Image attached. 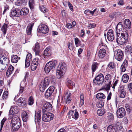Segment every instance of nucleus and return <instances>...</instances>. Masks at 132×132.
Returning a JSON list of instances; mask_svg holds the SVG:
<instances>
[{
	"label": "nucleus",
	"instance_id": "obj_1",
	"mask_svg": "<svg viewBox=\"0 0 132 132\" xmlns=\"http://www.w3.org/2000/svg\"><path fill=\"white\" fill-rule=\"evenodd\" d=\"M116 40L118 43L122 45L127 41L129 37L128 31L126 29L122 30L121 22L119 23L116 27Z\"/></svg>",
	"mask_w": 132,
	"mask_h": 132
},
{
	"label": "nucleus",
	"instance_id": "obj_2",
	"mask_svg": "<svg viewBox=\"0 0 132 132\" xmlns=\"http://www.w3.org/2000/svg\"><path fill=\"white\" fill-rule=\"evenodd\" d=\"M13 116L10 119L12 124V130L13 131L18 130L20 127L21 122L18 116Z\"/></svg>",
	"mask_w": 132,
	"mask_h": 132
},
{
	"label": "nucleus",
	"instance_id": "obj_3",
	"mask_svg": "<svg viewBox=\"0 0 132 132\" xmlns=\"http://www.w3.org/2000/svg\"><path fill=\"white\" fill-rule=\"evenodd\" d=\"M67 69L66 65L64 62H61L58 65L56 72V75L59 79L62 78Z\"/></svg>",
	"mask_w": 132,
	"mask_h": 132
},
{
	"label": "nucleus",
	"instance_id": "obj_4",
	"mask_svg": "<svg viewBox=\"0 0 132 132\" xmlns=\"http://www.w3.org/2000/svg\"><path fill=\"white\" fill-rule=\"evenodd\" d=\"M0 57V71H1L6 68L8 64L9 59L7 57L4 56L2 54H1Z\"/></svg>",
	"mask_w": 132,
	"mask_h": 132
},
{
	"label": "nucleus",
	"instance_id": "obj_5",
	"mask_svg": "<svg viewBox=\"0 0 132 132\" xmlns=\"http://www.w3.org/2000/svg\"><path fill=\"white\" fill-rule=\"evenodd\" d=\"M52 106V105L48 102L45 103L42 108V113L43 115L46 116H54L52 113L48 112L51 110Z\"/></svg>",
	"mask_w": 132,
	"mask_h": 132
},
{
	"label": "nucleus",
	"instance_id": "obj_6",
	"mask_svg": "<svg viewBox=\"0 0 132 132\" xmlns=\"http://www.w3.org/2000/svg\"><path fill=\"white\" fill-rule=\"evenodd\" d=\"M57 63L56 61H50L46 64L44 68V70L46 73H49L50 71L54 69Z\"/></svg>",
	"mask_w": 132,
	"mask_h": 132
},
{
	"label": "nucleus",
	"instance_id": "obj_7",
	"mask_svg": "<svg viewBox=\"0 0 132 132\" xmlns=\"http://www.w3.org/2000/svg\"><path fill=\"white\" fill-rule=\"evenodd\" d=\"M104 77L102 74L100 73L97 75L94 79V82L96 85H102L104 81Z\"/></svg>",
	"mask_w": 132,
	"mask_h": 132
},
{
	"label": "nucleus",
	"instance_id": "obj_8",
	"mask_svg": "<svg viewBox=\"0 0 132 132\" xmlns=\"http://www.w3.org/2000/svg\"><path fill=\"white\" fill-rule=\"evenodd\" d=\"M115 58L118 61H121L123 57V54L122 51L120 50H117L114 51Z\"/></svg>",
	"mask_w": 132,
	"mask_h": 132
},
{
	"label": "nucleus",
	"instance_id": "obj_9",
	"mask_svg": "<svg viewBox=\"0 0 132 132\" xmlns=\"http://www.w3.org/2000/svg\"><path fill=\"white\" fill-rule=\"evenodd\" d=\"M50 80L48 77H45L44 81L41 82L40 86V89L41 92H43L45 89L47 87L49 84Z\"/></svg>",
	"mask_w": 132,
	"mask_h": 132
},
{
	"label": "nucleus",
	"instance_id": "obj_10",
	"mask_svg": "<svg viewBox=\"0 0 132 132\" xmlns=\"http://www.w3.org/2000/svg\"><path fill=\"white\" fill-rule=\"evenodd\" d=\"M37 31L42 33L46 34L48 31V29L46 25L41 24L39 26Z\"/></svg>",
	"mask_w": 132,
	"mask_h": 132
},
{
	"label": "nucleus",
	"instance_id": "obj_11",
	"mask_svg": "<svg viewBox=\"0 0 132 132\" xmlns=\"http://www.w3.org/2000/svg\"><path fill=\"white\" fill-rule=\"evenodd\" d=\"M118 93L120 98H123L125 97L126 95V90L123 86H121L118 88Z\"/></svg>",
	"mask_w": 132,
	"mask_h": 132
},
{
	"label": "nucleus",
	"instance_id": "obj_12",
	"mask_svg": "<svg viewBox=\"0 0 132 132\" xmlns=\"http://www.w3.org/2000/svg\"><path fill=\"white\" fill-rule=\"evenodd\" d=\"M131 24L130 20L128 19H126L123 21V24L122 25V29H129L131 27Z\"/></svg>",
	"mask_w": 132,
	"mask_h": 132
},
{
	"label": "nucleus",
	"instance_id": "obj_13",
	"mask_svg": "<svg viewBox=\"0 0 132 132\" xmlns=\"http://www.w3.org/2000/svg\"><path fill=\"white\" fill-rule=\"evenodd\" d=\"M26 100L25 98L20 97L18 99L16 104L21 107H25L26 106Z\"/></svg>",
	"mask_w": 132,
	"mask_h": 132
},
{
	"label": "nucleus",
	"instance_id": "obj_14",
	"mask_svg": "<svg viewBox=\"0 0 132 132\" xmlns=\"http://www.w3.org/2000/svg\"><path fill=\"white\" fill-rule=\"evenodd\" d=\"M107 37L108 40L110 41H112L114 39V33L112 30H109L107 34Z\"/></svg>",
	"mask_w": 132,
	"mask_h": 132
},
{
	"label": "nucleus",
	"instance_id": "obj_15",
	"mask_svg": "<svg viewBox=\"0 0 132 132\" xmlns=\"http://www.w3.org/2000/svg\"><path fill=\"white\" fill-rule=\"evenodd\" d=\"M19 111L18 106L16 105L11 106L9 111L10 115H13L18 113Z\"/></svg>",
	"mask_w": 132,
	"mask_h": 132
},
{
	"label": "nucleus",
	"instance_id": "obj_16",
	"mask_svg": "<svg viewBox=\"0 0 132 132\" xmlns=\"http://www.w3.org/2000/svg\"><path fill=\"white\" fill-rule=\"evenodd\" d=\"M65 94L64 97L65 99V102L67 104H69L70 103L71 100L70 98L71 93L69 90H68L65 92Z\"/></svg>",
	"mask_w": 132,
	"mask_h": 132
},
{
	"label": "nucleus",
	"instance_id": "obj_17",
	"mask_svg": "<svg viewBox=\"0 0 132 132\" xmlns=\"http://www.w3.org/2000/svg\"><path fill=\"white\" fill-rule=\"evenodd\" d=\"M54 89L55 88L53 86H50L46 91L45 93V96L46 97H48L51 96Z\"/></svg>",
	"mask_w": 132,
	"mask_h": 132
},
{
	"label": "nucleus",
	"instance_id": "obj_18",
	"mask_svg": "<svg viewBox=\"0 0 132 132\" xmlns=\"http://www.w3.org/2000/svg\"><path fill=\"white\" fill-rule=\"evenodd\" d=\"M38 59L37 58L33 60L31 65V68L32 70L34 71L36 69L38 64Z\"/></svg>",
	"mask_w": 132,
	"mask_h": 132
},
{
	"label": "nucleus",
	"instance_id": "obj_19",
	"mask_svg": "<svg viewBox=\"0 0 132 132\" xmlns=\"http://www.w3.org/2000/svg\"><path fill=\"white\" fill-rule=\"evenodd\" d=\"M106 54V50L103 48L100 49L98 53V56L100 58H103Z\"/></svg>",
	"mask_w": 132,
	"mask_h": 132
},
{
	"label": "nucleus",
	"instance_id": "obj_20",
	"mask_svg": "<svg viewBox=\"0 0 132 132\" xmlns=\"http://www.w3.org/2000/svg\"><path fill=\"white\" fill-rule=\"evenodd\" d=\"M34 51L35 52L36 55H38L40 53V46L39 43H37L35 44L34 47L33 49Z\"/></svg>",
	"mask_w": 132,
	"mask_h": 132
},
{
	"label": "nucleus",
	"instance_id": "obj_21",
	"mask_svg": "<svg viewBox=\"0 0 132 132\" xmlns=\"http://www.w3.org/2000/svg\"><path fill=\"white\" fill-rule=\"evenodd\" d=\"M34 25V23L32 22L29 23L28 26L26 30V32L28 35H29L31 34Z\"/></svg>",
	"mask_w": 132,
	"mask_h": 132
},
{
	"label": "nucleus",
	"instance_id": "obj_22",
	"mask_svg": "<svg viewBox=\"0 0 132 132\" xmlns=\"http://www.w3.org/2000/svg\"><path fill=\"white\" fill-rule=\"evenodd\" d=\"M117 116H125L126 113L125 109L123 108H121L117 110Z\"/></svg>",
	"mask_w": 132,
	"mask_h": 132
},
{
	"label": "nucleus",
	"instance_id": "obj_23",
	"mask_svg": "<svg viewBox=\"0 0 132 132\" xmlns=\"http://www.w3.org/2000/svg\"><path fill=\"white\" fill-rule=\"evenodd\" d=\"M29 10L26 8H22L20 12V15L22 16H25L29 13Z\"/></svg>",
	"mask_w": 132,
	"mask_h": 132
},
{
	"label": "nucleus",
	"instance_id": "obj_24",
	"mask_svg": "<svg viewBox=\"0 0 132 132\" xmlns=\"http://www.w3.org/2000/svg\"><path fill=\"white\" fill-rule=\"evenodd\" d=\"M127 61L126 60H125L120 67V69L122 72H123L126 71V68L127 67Z\"/></svg>",
	"mask_w": 132,
	"mask_h": 132
},
{
	"label": "nucleus",
	"instance_id": "obj_25",
	"mask_svg": "<svg viewBox=\"0 0 132 132\" xmlns=\"http://www.w3.org/2000/svg\"><path fill=\"white\" fill-rule=\"evenodd\" d=\"M10 16L11 17H18L20 15L16 9H13L11 11L10 13Z\"/></svg>",
	"mask_w": 132,
	"mask_h": 132
},
{
	"label": "nucleus",
	"instance_id": "obj_26",
	"mask_svg": "<svg viewBox=\"0 0 132 132\" xmlns=\"http://www.w3.org/2000/svg\"><path fill=\"white\" fill-rule=\"evenodd\" d=\"M54 116H43L42 120L45 122H48L52 120Z\"/></svg>",
	"mask_w": 132,
	"mask_h": 132
},
{
	"label": "nucleus",
	"instance_id": "obj_27",
	"mask_svg": "<svg viewBox=\"0 0 132 132\" xmlns=\"http://www.w3.org/2000/svg\"><path fill=\"white\" fill-rule=\"evenodd\" d=\"M20 59V57L16 55H13L11 57V62L13 63H16Z\"/></svg>",
	"mask_w": 132,
	"mask_h": 132
},
{
	"label": "nucleus",
	"instance_id": "obj_28",
	"mask_svg": "<svg viewBox=\"0 0 132 132\" xmlns=\"http://www.w3.org/2000/svg\"><path fill=\"white\" fill-rule=\"evenodd\" d=\"M112 78L109 74L106 75L105 80V82L106 83L111 84Z\"/></svg>",
	"mask_w": 132,
	"mask_h": 132
},
{
	"label": "nucleus",
	"instance_id": "obj_29",
	"mask_svg": "<svg viewBox=\"0 0 132 132\" xmlns=\"http://www.w3.org/2000/svg\"><path fill=\"white\" fill-rule=\"evenodd\" d=\"M67 84L70 89H72L73 87H75V84L71 80H68L67 82Z\"/></svg>",
	"mask_w": 132,
	"mask_h": 132
},
{
	"label": "nucleus",
	"instance_id": "obj_30",
	"mask_svg": "<svg viewBox=\"0 0 132 132\" xmlns=\"http://www.w3.org/2000/svg\"><path fill=\"white\" fill-rule=\"evenodd\" d=\"M7 28V24H6L4 23L2 26L1 28V30L3 32L4 35H5L6 33Z\"/></svg>",
	"mask_w": 132,
	"mask_h": 132
},
{
	"label": "nucleus",
	"instance_id": "obj_31",
	"mask_svg": "<svg viewBox=\"0 0 132 132\" xmlns=\"http://www.w3.org/2000/svg\"><path fill=\"white\" fill-rule=\"evenodd\" d=\"M14 67L12 65H10L9 67L6 72V75L7 76L11 74L12 73L14 70Z\"/></svg>",
	"mask_w": 132,
	"mask_h": 132
},
{
	"label": "nucleus",
	"instance_id": "obj_32",
	"mask_svg": "<svg viewBox=\"0 0 132 132\" xmlns=\"http://www.w3.org/2000/svg\"><path fill=\"white\" fill-rule=\"evenodd\" d=\"M129 77L128 75L125 74L123 75L122 77V80L124 82H127L129 79Z\"/></svg>",
	"mask_w": 132,
	"mask_h": 132
},
{
	"label": "nucleus",
	"instance_id": "obj_33",
	"mask_svg": "<svg viewBox=\"0 0 132 132\" xmlns=\"http://www.w3.org/2000/svg\"><path fill=\"white\" fill-rule=\"evenodd\" d=\"M96 97L97 99L100 100L104 99L105 98V96L103 93H99L97 94Z\"/></svg>",
	"mask_w": 132,
	"mask_h": 132
},
{
	"label": "nucleus",
	"instance_id": "obj_34",
	"mask_svg": "<svg viewBox=\"0 0 132 132\" xmlns=\"http://www.w3.org/2000/svg\"><path fill=\"white\" fill-rule=\"evenodd\" d=\"M98 66V64L97 62H94L93 63L92 66V71L94 72L96 69L97 68Z\"/></svg>",
	"mask_w": 132,
	"mask_h": 132
},
{
	"label": "nucleus",
	"instance_id": "obj_35",
	"mask_svg": "<svg viewBox=\"0 0 132 132\" xmlns=\"http://www.w3.org/2000/svg\"><path fill=\"white\" fill-rule=\"evenodd\" d=\"M108 132H116L115 128L112 125L109 126L107 128Z\"/></svg>",
	"mask_w": 132,
	"mask_h": 132
},
{
	"label": "nucleus",
	"instance_id": "obj_36",
	"mask_svg": "<svg viewBox=\"0 0 132 132\" xmlns=\"http://www.w3.org/2000/svg\"><path fill=\"white\" fill-rule=\"evenodd\" d=\"M84 96L83 94H81L80 95V100L79 103L80 106H82L84 104Z\"/></svg>",
	"mask_w": 132,
	"mask_h": 132
},
{
	"label": "nucleus",
	"instance_id": "obj_37",
	"mask_svg": "<svg viewBox=\"0 0 132 132\" xmlns=\"http://www.w3.org/2000/svg\"><path fill=\"white\" fill-rule=\"evenodd\" d=\"M125 107L127 112L126 113L127 115H129V114L131 112V111L129 105L127 104H126L125 105Z\"/></svg>",
	"mask_w": 132,
	"mask_h": 132
},
{
	"label": "nucleus",
	"instance_id": "obj_38",
	"mask_svg": "<svg viewBox=\"0 0 132 132\" xmlns=\"http://www.w3.org/2000/svg\"><path fill=\"white\" fill-rule=\"evenodd\" d=\"M68 115H70L71 116H78V113L76 110L70 111L68 113Z\"/></svg>",
	"mask_w": 132,
	"mask_h": 132
},
{
	"label": "nucleus",
	"instance_id": "obj_39",
	"mask_svg": "<svg viewBox=\"0 0 132 132\" xmlns=\"http://www.w3.org/2000/svg\"><path fill=\"white\" fill-rule=\"evenodd\" d=\"M29 5L31 10L33 9L34 8V3L33 0H29Z\"/></svg>",
	"mask_w": 132,
	"mask_h": 132
},
{
	"label": "nucleus",
	"instance_id": "obj_40",
	"mask_svg": "<svg viewBox=\"0 0 132 132\" xmlns=\"http://www.w3.org/2000/svg\"><path fill=\"white\" fill-rule=\"evenodd\" d=\"M48 77L49 78V79H50V81L51 83L53 84L55 83L56 82V80L54 76H51Z\"/></svg>",
	"mask_w": 132,
	"mask_h": 132
},
{
	"label": "nucleus",
	"instance_id": "obj_41",
	"mask_svg": "<svg viewBox=\"0 0 132 132\" xmlns=\"http://www.w3.org/2000/svg\"><path fill=\"white\" fill-rule=\"evenodd\" d=\"M104 113V110L101 109L98 110L97 111V113L98 116H103Z\"/></svg>",
	"mask_w": 132,
	"mask_h": 132
},
{
	"label": "nucleus",
	"instance_id": "obj_42",
	"mask_svg": "<svg viewBox=\"0 0 132 132\" xmlns=\"http://www.w3.org/2000/svg\"><path fill=\"white\" fill-rule=\"evenodd\" d=\"M39 9L42 12L45 13L47 11V10L44 7L43 5L39 6Z\"/></svg>",
	"mask_w": 132,
	"mask_h": 132
},
{
	"label": "nucleus",
	"instance_id": "obj_43",
	"mask_svg": "<svg viewBox=\"0 0 132 132\" xmlns=\"http://www.w3.org/2000/svg\"><path fill=\"white\" fill-rule=\"evenodd\" d=\"M34 100L33 97L32 96H30L29 98L28 101V103L29 105H32L34 103Z\"/></svg>",
	"mask_w": 132,
	"mask_h": 132
},
{
	"label": "nucleus",
	"instance_id": "obj_44",
	"mask_svg": "<svg viewBox=\"0 0 132 132\" xmlns=\"http://www.w3.org/2000/svg\"><path fill=\"white\" fill-rule=\"evenodd\" d=\"M41 116H35V121H37L38 124H39L41 121Z\"/></svg>",
	"mask_w": 132,
	"mask_h": 132
},
{
	"label": "nucleus",
	"instance_id": "obj_45",
	"mask_svg": "<svg viewBox=\"0 0 132 132\" xmlns=\"http://www.w3.org/2000/svg\"><path fill=\"white\" fill-rule=\"evenodd\" d=\"M105 86L104 87V88L106 91L109 90L111 87V84L105 83Z\"/></svg>",
	"mask_w": 132,
	"mask_h": 132
},
{
	"label": "nucleus",
	"instance_id": "obj_46",
	"mask_svg": "<svg viewBox=\"0 0 132 132\" xmlns=\"http://www.w3.org/2000/svg\"><path fill=\"white\" fill-rule=\"evenodd\" d=\"M26 60H28L29 61H31L32 60V55L31 53H29L27 54Z\"/></svg>",
	"mask_w": 132,
	"mask_h": 132
},
{
	"label": "nucleus",
	"instance_id": "obj_47",
	"mask_svg": "<svg viewBox=\"0 0 132 132\" xmlns=\"http://www.w3.org/2000/svg\"><path fill=\"white\" fill-rule=\"evenodd\" d=\"M6 118L5 117H4L3 118L1 122V128H0V131L2 130L4 122L6 121Z\"/></svg>",
	"mask_w": 132,
	"mask_h": 132
},
{
	"label": "nucleus",
	"instance_id": "obj_48",
	"mask_svg": "<svg viewBox=\"0 0 132 132\" xmlns=\"http://www.w3.org/2000/svg\"><path fill=\"white\" fill-rule=\"evenodd\" d=\"M116 127L117 129L119 130L121 129L122 128V127L121 123L119 122H117L116 124Z\"/></svg>",
	"mask_w": 132,
	"mask_h": 132
},
{
	"label": "nucleus",
	"instance_id": "obj_49",
	"mask_svg": "<svg viewBox=\"0 0 132 132\" xmlns=\"http://www.w3.org/2000/svg\"><path fill=\"white\" fill-rule=\"evenodd\" d=\"M8 96V92L7 91H5L3 94L2 98L3 99H6Z\"/></svg>",
	"mask_w": 132,
	"mask_h": 132
},
{
	"label": "nucleus",
	"instance_id": "obj_50",
	"mask_svg": "<svg viewBox=\"0 0 132 132\" xmlns=\"http://www.w3.org/2000/svg\"><path fill=\"white\" fill-rule=\"evenodd\" d=\"M24 84V82H21L20 84V88L19 90V93L20 94L22 93L24 90V87L21 86L22 84Z\"/></svg>",
	"mask_w": 132,
	"mask_h": 132
},
{
	"label": "nucleus",
	"instance_id": "obj_51",
	"mask_svg": "<svg viewBox=\"0 0 132 132\" xmlns=\"http://www.w3.org/2000/svg\"><path fill=\"white\" fill-rule=\"evenodd\" d=\"M104 105V103L101 101H100L98 102L96 105L97 107L98 108L102 107Z\"/></svg>",
	"mask_w": 132,
	"mask_h": 132
},
{
	"label": "nucleus",
	"instance_id": "obj_52",
	"mask_svg": "<svg viewBox=\"0 0 132 132\" xmlns=\"http://www.w3.org/2000/svg\"><path fill=\"white\" fill-rule=\"evenodd\" d=\"M67 110L68 107L64 106L61 113V114L62 115H64V113L67 112Z\"/></svg>",
	"mask_w": 132,
	"mask_h": 132
},
{
	"label": "nucleus",
	"instance_id": "obj_53",
	"mask_svg": "<svg viewBox=\"0 0 132 132\" xmlns=\"http://www.w3.org/2000/svg\"><path fill=\"white\" fill-rule=\"evenodd\" d=\"M109 68L110 69H113L114 68V63L113 62H110L108 65Z\"/></svg>",
	"mask_w": 132,
	"mask_h": 132
},
{
	"label": "nucleus",
	"instance_id": "obj_54",
	"mask_svg": "<svg viewBox=\"0 0 132 132\" xmlns=\"http://www.w3.org/2000/svg\"><path fill=\"white\" fill-rule=\"evenodd\" d=\"M96 26V24L95 23H93L92 24H89L87 26V27L89 29H91L93 28Z\"/></svg>",
	"mask_w": 132,
	"mask_h": 132
},
{
	"label": "nucleus",
	"instance_id": "obj_55",
	"mask_svg": "<svg viewBox=\"0 0 132 132\" xmlns=\"http://www.w3.org/2000/svg\"><path fill=\"white\" fill-rule=\"evenodd\" d=\"M128 86L129 90L132 94V83H130L129 84Z\"/></svg>",
	"mask_w": 132,
	"mask_h": 132
},
{
	"label": "nucleus",
	"instance_id": "obj_56",
	"mask_svg": "<svg viewBox=\"0 0 132 132\" xmlns=\"http://www.w3.org/2000/svg\"><path fill=\"white\" fill-rule=\"evenodd\" d=\"M30 61H29L28 60H26L25 63V66L26 67H28L29 66L30 64L29 62Z\"/></svg>",
	"mask_w": 132,
	"mask_h": 132
},
{
	"label": "nucleus",
	"instance_id": "obj_57",
	"mask_svg": "<svg viewBox=\"0 0 132 132\" xmlns=\"http://www.w3.org/2000/svg\"><path fill=\"white\" fill-rule=\"evenodd\" d=\"M22 117L23 121L25 122L27 121L28 119V116H22Z\"/></svg>",
	"mask_w": 132,
	"mask_h": 132
},
{
	"label": "nucleus",
	"instance_id": "obj_58",
	"mask_svg": "<svg viewBox=\"0 0 132 132\" xmlns=\"http://www.w3.org/2000/svg\"><path fill=\"white\" fill-rule=\"evenodd\" d=\"M75 42L76 46V47L78 46V43L79 42L78 39L76 37L75 38Z\"/></svg>",
	"mask_w": 132,
	"mask_h": 132
},
{
	"label": "nucleus",
	"instance_id": "obj_59",
	"mask_svg": "<svg viewBox=\"0 0 132 132\" xmlns=\"http://www.w3.org/2000/svg\"><path fill=\"white\" fill-rule=\"evenodd\" d=\"M9 7L8 6L6 5L5 6H4V9L3 13V14H4L6 11L7 10H9Z\"/></svg>",
	"mask_w": 132,
	"mask_h": 132
},
{
	"label": "nucleus",
	"instance_id": "obj_60",
	"mask_svg": "<svg viewBox=\"0 0 132 132\" xmlns=\"http://www.w3.org/2000/svg\"><path fill=\"white\" fill-rule=\"evenodd\" d=\"M68 3L70 9L71 11L72 10L73 7L72 4L69 2H68Z\"/></svg>",
	"mask_w": 132,
	"mask_h": 132
},
{
	"label": "nucleus",
	"instance_id": "obj_61",
	"mask_svg": "<svg viewBox=\"0 0 132 132\" xmlns=\"http://www.w3.org/2000/svg\"><path fill=\"white\" fill-rule=\"evenodd\" d=\"M128 119L126 117H125L123 119V122L125 124H127L128 123Z\"/></svg>",
	"mask_w": 132,
	"mask_h": 132
},
{
	"label": "nucleus",
	"instance_id": "obj_62",
	"mask_svg": "<svg viewBox=\"0 0 132 132\" xmlns=\"http://www.w3.org/2000/svg\"><path fill=\"white\" fill-rule=\"evenodd\" d=\"M50 52H48L46 51H44V54L46 56H49L50 55Z\"/></svg>",
	"mask_w": 132,
	"mask_h": 132
},
{
	"label": "nucleus",
	"instance_id": "obj_63",
	"mask_svg": "<svg viewBox=\"0 0 132 132\" xmlns=\"http://www.w3.org/2000/svg\"><path fill=\"white\" fill-rule=\"evenodd\" d=\"M28 115L27 112L25 111H23L22 113L21 116H27Z\"/></svg>",
	"mask_w": 132,
	"mask_h": 132
},
{
	"label": "nucleus",
	"instance_id": "obj_64",
	"mask_svg": "<svg viewBox=\"0 0 132 132\" xmlns=\"http://www.w3.org/2000/svg\"><path fill=\"white\" fill-rule=\"evenodd\" d=\"M67 26L69 29H70L72 28V26L71 24L70 23H68L67 25Z\"/></svg>",
	"mask_w": 132,
	"mask_h": 132
}]
</instances>
